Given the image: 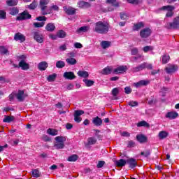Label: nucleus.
I'll return each instance as SVG.
<instances>
[{
  "mask_svg": "<svg viewBox=\"0 0 179 179\" xmlns=\"http://www.w3.org/2000/svg\"><path fill=\"white\" fill-rule=\"evenodd\" d=\"M45 30L47 31L52 32L55 30V24L54 23L50 22L46 24Z\"/></svg>",
  "mask_w": 179,
  "mask_h": 179,
  "instance_id": "nucleus-26",
  "label": "nucleus"
},
{
  "mask_svg": "<svg viewBox=\"0 0 179 179\" xmlns=\"http://www.w3.org/2000/svg\"><path fill=\"white\" fill-rule=\"evenodd\" d=\"M85 114V111L78 110H75L74 112V121L76 122H80L82 121V118L80 117V115H83Z\"/></svg>",
  "mask_w": 179,
  "mask_h": 179,
  "instance_id": "nucleus-9",
  "label": "nucleus"
},
{
  "mask_svg": "<svg viewBox=\"0 0 179 179\" xmlns=\"http://www.w3.org/2000/svg\"><path fill=\"white\" fill-rule=\"evenodd\" d=\"M77 5L78 8H80L81 9H86L87 8H89V6H90V4L88 2L83 1H79Z\"/></svg>",
  "mask_w": 179,
  "mask_h": 179,
  "instance_id": "nucleus-18",
  "label": "nucleus"
},
{
  "mask_svg": "<svg viewBox=\"0 0 179 179\" xmlns=\"http://www.w3.org/2000/svg\"><path fill=\"white\" fill-rule=\"evenodd\" d=\"M78 76L80 78H87V76H89V73L87 71H79L78 72Z\"/></svg>",
  "mask_w": 179,
  "mask_h": 179,
  "instance_id": "nucleus-40",
  "label": "nucleus"
},
{
  "mask_svg": "<svg viewBox=\"0 0 179 179\" xmlns=\"http://www.w3.org/2000/svg\"><path fill=\"white\" fill-rule=\"evenodd\" d=\"M128 17V15L124 13H120V18L122 20H125Z\"/></svg>",
  "mask_w": 179,
  "mask_h": 179,
  "instance_id": "nucleus-60",
  "label": "nucleus"
},
{
  "mask_svg": "<svg viewBox=\"0 0 179 179\" xmlns=\"http://www.w3.org/2000/svg\"><path fill=\"white\" fill-rule=\"evenodd\" d=\"M150 153H152V150L150 149H146L144 151L141 152V156H143V157H149Z\"/></svg>",
  "mask_w": 179,
  "mask_h": 179,
  "instance_id": "nucleus-37",
  "label": "nucleus"
},
{
  "mask_svg": "<svg viewBox=\"0 0 179 179\" xmlns=\"http://www.w3.org/2000/svg\"><path fill=\"white\" fill-rule=\"evenodd\" d=\"M78 160V155H73L68 157V162H76Z\"/></svg>",
  "mask_w": 179,
  "mask_h": 179,
  "instance_id": "nucleus-48",
  "label": "nucleus"
},
{
  "mask_svg": "<svg viewBox=\"0 0 179 179\" xmlns=\"http://www.w3.org/2000/svg\"><path fill=\"white\" fill-rule=\"evenodd\" d=\"M113 71V69H111V67L107 66V67L104 68V69L101 71V73L102 75H110V73H111V71Z\"/></svg>",
  "mask_w": 179,
  "mask_h": 179,
  "instance_id": "nucleus-32",
  "label": "nucleus"
},
{
  "mask_svg": "<svg viewBox=\"0 0 179 179\" xmlns=\"http://www.w3.org/2000/svg\"><path fill=\"white\" fill-rule=\"evenodd\" d=\"M31 18V15L29 14V12L24 11L16 17V20H26V19Z\"/></svg>",
  "mask_w": 179,
  "mask_h": 179,
  "instance_id": "nucleus-8",
  "label": "nucleus"
},
{
  "mask_svg": "<svg viewBox=\"0 0 179 179\" xmlns=\"http://www.w3.org/2000/svg\"><path fill=\"white\" fill-rule=\"evenodd\" d=\"M36 20H38V22H45L47 17H45V16H40L36 17Z\"/></svg>",
  "mask_w": 179,
  "mask_h": 179,
  "instance_id": "nucleus-58",
  "label": "nucleus"
},
{
  "mask_svg": "<svg viewBox=\"0 0 179 179\" xmlns=\"http://www.w3.org/2000/svg\"><path fill=\"white\" fill-rule=\"evenodd\" d=\"M19 1L17 0H7L6 3L8 6H16L17 5Z\"/></svg>",
  "mask_w": 179,
  "mask_h": 179,
  "instance_id": "nucleus-34",
  "label": "nucleus"
},
{
  "mask_svg": "<svg viewBox=\"0 0 179 179\" xmlns=\"http://www.w3.org/2000/svg\"><path fill=\"white\" fill-rule=\"evenodd\" d=\"M9 13L12 15V16H16V15L19 13V8H17V7L10 8Z\"/></svg>",
  "mask_w": 179,
  "mask_h": 179,
  "instance_id": "nucleus-30",
  "label": "nucleus"
},
{
  "mask_svg": "<svg viewBox=\"0 0 179 179\" xmlns=\"http://www.w3.org/2000/svg\"><path fill=\"white\" fill-rule=\"evenodd\" d=\"M56 68L61 69L62 68H65V62L62 60H59L56 62Z\"/></svg>",
  "mask_w": 179,
  "mask_h": 179,
  "instance_id": "nucleus-38",
  "label": "nucleus"
},
{
  "mask_svg": "<svg viewBox=\"0 0 179 179\" xmlns=\"http://www.w3.org/2000/svg\"><path fill=\"white\" fill-rule=\"evenodd\" d=\"M104 164H106V162L104 161H99L98 164L96 165L97 169H101L102 167L104 166Z\"/></svg>",
  "mask_w": 179,
  "mask_h": 179,
  "instance_id": "nucleus-55",
  "label": "nucleus"
},
{
  "mask_svg": "<svg viewBox=\"0 0 179 179\" xmlns=\"http://www.w3.org/2000/svg\"><path fill=\"white\" fill-rule=\"evenodd\" d=\"M0 19H6V12L3 10H0Z\"/></svg>",
  "mask_w": 179,
  "mask_h": 179,
  "instance_id": "nucleus-54",
  "label": "nucleus"
},
{
  "mask_svg": "<svg viewBox=\"0 0 179 179\" xmlns=\"http://www.w3.org/2000/svg\"><path fill=\"white\" fill-rule=\"evenodd\" d=\"M126 163L129 165L130 169H135V167H136V165L138 164V162H136V160L134 158L127 159L126 161Z\"/></svg>",
  "mask_w": 179,
  "mask_h": 179,
  "instance_id": "nucleus-16",
  "label": "nucleus"
},
{
  "mask_svg": "<svg viewBox=\"0 0 179 179\" xmlns=\"http://www.w3.org/2000/svg\"><path fill=\"white\" fill-rule=\"evenodd\" d=\"M63 76L65 79H67L69 80H73V79L76 78L75 73L72 71L64 72Z\"/></svg>",
  "mask_w": 179,
  "mask_h": 179,
  "instance_id": "nucleus-11",
  "label": "nucleus"
},
{
  "mask_svg": "<svg viewBox=\"0 0 179 179\" xmlns=\"http://www.w3.org/2000/svg\"><path fill=\"white\" fill-rule=\"evenodd\" d=\"M63 9L67 15H75V13L76 12V10L72 7L64 6V7H63Z\"/></svg>",
  "mask_w": 179,
  "mask_h": 179,
  "instance_id": "nucleus-17",
  "label": "nucleus"
},
{
  "mask_svg": "<svg viewBox=\"0 0 179 179\" xmlns=\"http://www.w3.org/2000/svg\"><path fill=\"white\" fill-rule=\"evenodd\" d=\"M49 2V0H40L39 5L41 7V14L43 15L51 13V10H47V5H48Z\"/></svg>",
  "mask_w": 179,
  "mask_h": 179,
  "instance_id": "nucleus-2",
  "label": "nucleus"
},
{
  "mask_svg": "<svg viewBox=\"0 0 179 179\" xmlns=\"http://www.w3.org/2000/svg\"><path fill=\"white\" fill-rule=\"evenodd\" d=\"M45 24V22H34V27H43L44 25Z\"/></svg>",
  "mask_w": 179,
  "mask_h": 179,
  "instance_id": "nucleus-52",
  "label": "nucleus"
},
{
  "mask_svg": "<svg viewBox=\"0 0 179 179\" xmlns=\"http://www.w3.org/2000/svg\"><path fill=\"white\" fill-rule=\"evenodd\" d=\"M124 92L126 94H130V93H132V89H131L129 87H126L124 88Z\"/></svg>",
  "mask_w": 179,
  "mask_h": 179,
  "instance_id": "nucleus-59",
  "label": "nucleus"
},
{
  "mask_svg": "<svg viewBox=\"0 0 179 179\" xmlns=\"http://www.w3.org/2000/svg\"><path fill=\"white\" fill-rule=\"evenodd\" d=\"M110 30V24L108 22L99 21L96 23L94 31L99 34H107Z\"/></svg>",
  "mask_w": 179,
  "mask_h": 179,
  "instance_id": "nucleus-1",
  "label": "nucleus"
},
{
  "mask_svg": "<svg viewBox=\"0 0 179 179\" xmlns=\"http://www.w3.org/2000/svg\"><path fill=\"white\" fill-rule=\"evenodd\" d=\"M56 78H57V74L53 73L48 76V77L47 78V80L48 82H54V80H55Z\"/></svg>",
  "mask_w": 179,
  "mask_h": 179,
  "instance_id": "nucleus-45",
  "label": "nucleus"
},
{
  "mask_svg": "<svg viewBox=\"0 0 179 179\" xmlns=\"http://www.w3.org/2000/svg\"><path fill=\"white\" fill-rule=\"evenodd\" d=\"M127 2L132 5H138V3H140L139 0H127Z\"/></svg>",
  "mask_w": 179,
  "mask_h": 179,
  "instance_id": "nucleus-57",
  "label": "nucleus"
},
{
  "mask_svg": "<svg viewBox=\"0 0 179 179\" xmlns=\"http://www.w3.org/2000/svg\"><path fill=\"white\" fill-rule=\"evenodd\" d=\"M176 8L173 6H164L159 8V10H166V17H173Z\"/></svg>",
  "mask_w": 179,
  "mask_h": 179,
  "instance_id": "nucleus-4",
  "label": "nucleus"
},
{
  "mask_svg": "<svg viewBox=\"0 0 179 179\" xmlns=\"http://www.w3.org/2000/svg\"><path fill=\"white\" fill-rule=\"evenodd\" d=\"M154 50V48L153 46H145L143 48V51L144 52H149V51H153Z\"/></svg>",
  "mask_w": 179,
  "mask_h": 179,
  "instance_id": "nucleus-47",
  "label": "nucleus"
},
{
  "mask_svg": "<svg viewBox=\"0 0 179 179\" xmlns=\"http://www.w3.org/2000/svg\"><path fill=\"white\" fill-rule=\"evenodd\" d=\"M138 48H134L131 49V55H136V54H138Z\"/></svg>",
  "mask_w": 179,
  "mask_h": 179,
  "instance_id": "nucleus-62",
  "label": "nucleus"
},
{
  "mask_svg": "<svg viewBox=\"0 0 179 179\" xmlns=\"http://www.w3.org/2000/svg\"><path fill=\"white\" fill-rule=\"evenodd\" d=\"M19 66L20 68H21L23 71H27V69H29V68H30V66L29 65V64H27L26 62H24V60H21L19 62Z\"/></svg>",
  "mask_w": 179,
  "mask_h": 179,
  "instance_id": "nucleus-19",
  "label": "nucleus"
},
{
  "mask_svg": "<svg viewBox=\"0 0 179 179\" xmlns=\"http://www.w3.org/2000/svg\"><path fill=\"white\" fill-rule=\"evenodd\" d=\"M152 34V29L150 28H145L140 31L141 38H148Z\"/></svg>",
  "mask_w": 179,
  "mask_h": 179,
  "instance_id": "nucleus-6",
  "label": "nucleus"
},
{
  "mask_svg": "<svg viewBox=\"0 0 179 179\" xmlns=\"http://www.w3.org/2000/svg\"><path fill=\"white\" fill-rule=\"evenodd\" d=\"M165 117L166 118H168V120H176V118L178 117V113L174 111L168 112Z\"/></svg>",
  "mask_w": 179,
  "mask_h": 179,
  "instance_id": "nucleus-13",
  "label": "nucleus"
},
{
  "mask_svg": "<svg viewBox=\"0 0 179 179\" xmlns=\"http://www.w3.org/2000/svg\"><path fill=\"white\" fill-rule=\"evenodd\" d=\"M60 51H66V45L63 44L59 47Z\"/></svg>",
  "mask_w": 179,
  "mask_h": 179,
  "instance_id": "nucleus-63",
  "label": "nucleus"
},
{
  "mask_svg": "<svg viewBox=\"0 0 179 179\" xmlns=\"http://www.w3.org/2000/svg\"><path fill=\"white\" fill-rule=\"evenodd\" d=\"M48 68V63L46 62H41L38 64V69L39 71H45Z\"/></svg>",
  "mask_w": 179,
  "mask_h": 179,
  "instance_id": "nucleus-23",
  "label": "nucleus"
},
{
  "mask_svg": "<svg viewBox=\"0 0 179 179\" xmlns=\"http://www.w3.org/2000/svg\"><path fill=\"white\" fill-rule=\"evenodd\" d=\"M47 134H48V135H51L52 136H55L56 135H58V130L49 128L47 130Z\"/></svg>",
  "mask_w": 179,
  "mask_h": 179,
  "instance_id": "nucleus-33",
  "label": "nucleus"
},
{
  "mask_svg": "<svg viewBox=\"0 0 179 179\" xmlns=\"http://www.w3.org/2000/svg\"><path fill=\"white\" fill-rule=\"evenodd\" d=\"M144 64H145V69L147 68V69H153V66L152 65V64L144 62Z\"/></svg>",
  "mask_w": 179,
  "mask_h": 179,
  "instance_id": "nucleus-64",
  "label": "nucleus"
},
{
  "mask_svg": "<svg viewBox=\"0 0 179 179\" xmlns=\"http://www.w3.org/2000/svg\"><path fill=\"white\" fill-rule=\"evenodd\" d=\"M14 40L15 41H20V43H24V41H26V36H24V35L22 34L20 32H18L15 34Z\"/></svg>",
  "mask_w": 179,
  "mask_h": 179,
  "instance_id": "nucleus-12",
  "label": "nucleus"
},
{
  "mask_svg": "<svg viewBox=\"0 0 179 179\" xmlns=\"http://www.w3.org/2000/svg\"><path fill=\"white\" fill-rule=\"evenodd\" d=\"M165 27L169 30L173 29L174 30H177L179 29V16L173 18L172 22H168L166 24Z\"/></svg>",
  "mask_w": 179,
  "mask_h": 179,
  "instance_id": "nucleus-3",
  "label": "nucleus"
},
{
  "mask_svg": "<svg viewBox=\"0 0 179 179\" xmlns=\"http://www.w3.org/2000/svg\"><path fill=\"white\" fill-rule=\"evenodd\" d=\"M29 9H35L37 8V1L34 0L30 5L28 6Z\"/></svg>",
  "mask_w": 179,
  "mask_h": 179,
  "instance_id": "nucleus-50",
  "label": "nucleus"
},
{
  "mask_svg": "<svg viewBox=\"0 0 179 179\" xmlns=\"http://www.w3.org/2000/svg\"><path fill=\"white\" fill-rule=\"evenodd\" d=\"M55 141L59 143H65L66 142V137L59 136L55 138Z\"/></svg>",
  "mask_w": 179,
  "mask_h": 179,
  "instance_id": "nucleus-31",
  "label": "nucleus"
},
{
  "mask_svg": "<svg viewBox=\"0 0 179 179\" xmlns=\"http://www.w3.org/2000/svg\"><path fill=\"white\" fill-rule=\"evenodd\" d=\"M127 71H128L127 66H119L114 69L113 73H115V75H118L119 73H124V72H127Z\"/></svg>",
  "mask_w": 179,
  "mask_h": 179,
  "instance_id": "nucleus-10",
  "label": "nucleus"
},
{
  "mask_svg": "<svg viewBox=\"0 0 179 179\" xmlns=\"http://www.w3.org/2000/svg\"><path fill=\"white\" fill-rule=\"evenodd\" d=\"M150 83V82H149V80H142L138 81V83H134V86L136 88H139L142 87V86H148V85H149Z\"/></svg>",
  "mask_w": 179,
  "mask_h": 179,
  "instance_id": "nucleus-14",
  "label": "nucleus"
},
{
  "mask_svg": "<svg viewBox=\"0 0 179 179\" xmlns=\"http://www.w3.org/2000/svg\"><path fill=\"white\" fill-rule=\"evenodd\" d=\"M66 62L68 65H76V64H78V61H76V59L73 57H69L66 59Z\"/></svg>",
  "mask_w": 179,
  "mask_h": 179,
  "instance_id": "nucleus-28",
  "label": "nucleus"
},
{
  "mask_svg": "<svg viewBox=\"0 0 179 179\" xmlns=\"http://www.w3.org/2000/svg\"><path fill=\"white\" fill-rule=\"evenodd\" d=\"M177 69H178V66L176 64H168V66L165 68L166 73L169 74L174 73Z\"/></svg>",
  "mask_w": 179,
  "mask_h": 179,
  "instance_id": "nucleus-7",
  "label": "nucleus"
},
{
  "mask_svg": "<svg viewBox=\"0 0 179 179\" xmlns=\"http://www.w3.org/2000/svg\"><path fill=\"white\" fill-rule=\"evenodd\" d=\"M166 136H169V133L164 131H162L159 133V139H164Z\"/></svg>",
  "mask_w": 179,
  "mask_h": 179,
  "instance_id": "nucleus-44",
  "label": "nucleus"
},
{
  "mask_svg": "<svg viewBox=\"0 0 179 179\" xmlns=\"http://www.w3.org/2000/svg\"><path fill=\"white\" fill-rule=\"evenodd\" d=\"M130 107H136L138 106V101H131L128 103Z\"/></svg>",
  "mask_w": 179,
  "mask_h": 179,
  "instance_id": "nucleus-56",
  "label": "nucleus"
},
{
  "mask_svg": "<svg viewBox=\"0 0 179 179\" xmlns=\"http://www.w3.org/2000/svg\"><path fill=\"white\" fill-rule=\"evenodd\" d=\"M15 121V116L4 115L3 122H7L8 124Z\"/></svg>",
  "mask_w": 179,
  "mask_h": 179,
  "instance_id": "nucleus-27",
  "label": "nucleus"
},
{
  "mask_svg": "<svg viewBox=\"0 0 179 179\" xmlns=\"http://www.w3.org/2000/svg\"><path fill=\"white\" fill-rule=\"evenodd\" d=\"M143 27H145V23H143V22H140L137 24H134L133 30L138 31V30L142 29Z\"/></svg>",
  "mask_w": 179,
  "mask_h": 179,
  "instance_id": "nucleus-29",
  "label": "nucleus"
},
{
  "mask_svg": "<svg viewBox=\"0 0 179 179\" xmlns=\"http://www.w3.org/2000/svg\"><path fill=\"white\" fill-rule=\"evenodd\" d=\"M34 40L38 43L39 44H43L44 43V35H43L40 31H34L32 33Z\"/></svg>",
  "mask_w": 179,
  "mask_h": 179,
  "instance_id": "nucleus-5",
  "label": "nucleus"
},
{
  "mask_svg": "<svg viewBox=\"0 0 179 179\" xmlns=\"http://www.w3.org/2000/svg\"><path fill=\"white\" fill-rule=\"evenodd\" d=\"M145 66L146 65L145 64V63H143L136 67L132 68L131 71L132 72H139L141 71H143V69H145Z\"/></svg>",
  "mask_w": 179,
  "mask_h": 179,
  "instance_id": "nucleus-20",
  "label": "nucleus"
},
{
  "mask_svg": "<svg viewBox=\"0 0 179 179\" xmlns=\"http://www.w3.org/2000/svg\"><path fill=\"white\" fill-rule=\"evenodd\" d=\"M92 122L96 127H100L103 124V120L99 116H96L93 118Z\"/></svg>",
  "mask_w": 179,
  "mask_h": 179,
  "instance_id": "nucleus-24",
  "label": "nucleus"
},
{
  "mask_svg": "<svg viewBox=\"0 0 179 179\" xmlns=\"http://www.w3.org/2000/svg\"><path fill=\"white\" fill-rule=\"evenodd\" d=\"M136 138L140 143H146L148 142V137L143 134L137 135Z\"/></svg>",
  "mask_w": 179,
  "mask_h": 179,
  "instance_id": "nucleus-15",
  "label": "nucleus"
},
{
  "mask_svg": "<svg viewBox=\"0 0 179 179\" xmlns=\"http://www.w3.org/2000/svg\"><path fill=\"white\" fill-rule=\"evenodd\" d=\"M57 37H59V38H65V37H66V32L64 30H59L57 32Z\"/></svg>",
  "mask_w": 179,
  "mask_h": 179,
  "instance_id": "nucleus-41",
  "label": "nucleus"
},
{
  "mask_svg": "<svg viewBox=\"0 0 179 179\" xmlns=\"http://www.w3.org/2000/svg\"><path fill=\"white\" fill-rule=\"evenodd\" d=\"M90 27L89 26H83L80 27L76 31L77 34H82V33H86V31H89Z\"/></svg>",
  "mask_w": 179,
  "mask_h": 179,
  "instance_id": "nucleus-21",
  "label": "nucleus"
},
{
  "mask_svg": "<svg viewBox=\"0 0 179 179\" xmlns=\"http://www.w3.org/2000/svg\"><path fill=\"white\" fill-rule=\"evenodd\" d=\"M0 82L1 83H9V80H6L3 76H0Z\"/></svg>",
  "mask_w": 179,
  "mask_h": 179,
  "instance_id": "nucleus-61",
  "label": "nucleus"
},
{
  "mask_svg": "<svg viewBox=\"0 0 179 179\" xmlns=\"http://www.w3.org/2000/svg\"><path fill=\"white\" fill-rule=\"evenodd\" d=\"M16 98L20 101H23L24 99L26 98V96L24 95V91L20 90L18 91V93L16 94Z\"/></svg>",
  "mask_w": 179,
  "mask_h": 179,
  "instance_id": "nucleus-22",
  "label": "nucleus"
},
{
  "mask_svg": "<svg viewBox=\"0 0 179 179\" xmlns=\"http://www.w3.org/2000/svg\"><path fill=\"white\" fill-rule=\"evenodd\" d=\"M0 52L3 55H9V51L4 46H0Z\"/></svg>",
  "mask_w": 179,
  "mask_h": 179,
  "instance_id": "nucleus-42",
  "label": "nucleus"
},
{
  "mask_svg": "<svg viewBox=\"0 0 179 179\" xmlns=\"http://www.w3.org/2000/svg\"><path fill=\"white\" fill-rule=\"evenodd\" d=\"M115 164L117 166V167H124V166L127 164V161H125L124 159H120L117 161H115Z\"/></svg>",
  "mask_w": 179,
  "mask_h": 179,
  "instance_id": "nucleus-25",
  "label": "nucleus"
},
{
  "mask_svg": "<svg viewBox=\"0 0 179 179\" xmlns=\"http://www.w3.org/2000/svg\"><path fill=\"white\" fill-rule=\"evenodd\" d=\"M118 93H120V88L116 87V88H113L112 90V94H113V96H118Z\"/></svg>",
  "mask_w": 179,
  "mask_h": 179,
  "instance_id": "nucleus-51",
  "label": "nucleus"
},
{
  "mask_svg": "<svg viewBox=\"0 0 179 179\" xmlns=\"http://www.w3.org/2000/svg\"><path fill=\"white\" fill-rule=\"evenodd\" d=\"M93 131L95 132L94 135H95V136H96V138L98 139H101V138H103V136L99 134H100V130L94 129Z\"/></svg>",
  "mask_w": 179,
  "mask_h": 179,
  "instance_id": "nucleus-53",
  "label": "nucleus"
},
{
  "mask_svg": "<svg viewBox=\"0 0 179 179\" xmlns=\"http://www.w3.org/2000/svg\"><path fill=\"white\" fill-rule=\"evenodd\" d=\"M54 148L56 149H64L65 148V143L55 142Z\"/></svg>",
  "mask_w": 179,
  "mask_h": 179,
  "instance_id": "nucleus-36",
  "label": "nucleus"
},
{
  "mask_svg": "<svg viewBox=\"0 0 179 179\" xmlns=\"http://www.w3.org/2000/svg\"><path fill=\"white\" fill-rule=\"evenodd\" d=\"M137 127H145V128H149V127H150V124H149V123H148L146 121L143 120L137 124Z\"/></svg>",
  "mask_w": 179,
  "mask_h": 179,
  "instance_id": "nucleus-39",
  "label": "nucleus"
},
{
  "mask_svg": "<svg viewBox=\"0 0 179 179\" xmlns=\"http://www.w3.org/2000/svg\"><path fill=\"white\" fill-rule=\"evenodd\" d=\"M32 176L36 178H38V177H40V171L37 169L32 170Z\"/></svg>",
  "mask_w": 179,
  "mask_h": 179,
  "instance_id": "nucleus-49",
  "label": "nucleus"
},
{
  "mask_svg": "<svg viewBox=\"0 0 179 179\" xmlns=\"http://www.w3.org/2000/svg\"><path fill=\"white\" fill-rule=\"evenodd\" d=\"M111 45V42L107 41H103L101 43V46L103 50H106V48H108V47H110Z\"/></svg>",
  "mask_w": 179,
  "mask_h": 179,
  "instance_id": "nucleus-35",
  "label": "nucleus"
},
{
  "mask_svg": "<svg viewBox=\"0 0 179 179\" xmlns=\"http://www.w3.org/2000/svg\"><path fill=\"white\" fill-rule=\"evenodd\" d=\"M106 2L107 3H111L115 8H118V6H120V3L117 2V0H106Z\"/></svg>",
  "mask_w": 179,
  "mask_h": 179,
  "instance_id": "nucleus-43",
  "label": "nucleus"
},
{
  "mask_svg": "<svg viewBox=\"0 0 179 179\" xmlns=\"http://www.w3.org/2000/svg\"><path fill=\"white\" fill-rule=\"evenodd\" d=\"M170 61V56L167 55H164L162 56V64H167Z\"/></svg>",
  "mask_w": 179,
  "mask_h": 179,
  "instance_id": "nucleus-46",
  "label": "nucleus"
}]
</instances>
